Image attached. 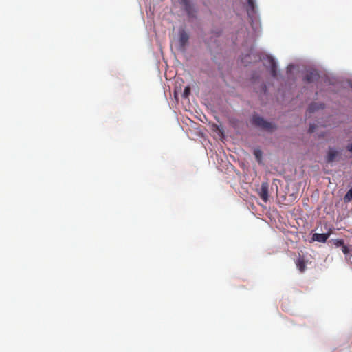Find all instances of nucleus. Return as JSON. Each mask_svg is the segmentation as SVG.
I'll use <instances>...</instances> for the list:
<instances>
[{
  "label": "nucleus",
  "mask_w": 352,
  "mask_h": 352,
  "mask_svg": "<svg viewBox=\"0 0 352 352\" xmlns=\"http://www.w3.org/2000/svg\"><path fill=\"white\" fill-rule=\"evenodd\" d=\"M253 124L263 129L266 131H272L274 129V126L270 123L265 120L263 118L258 116H254L252 118Z\"/></svg>",
  "instance_id": "nucleus-1"
},
{
  "label": "nucleus",
  "mask_w": 352,
  "mask_h": 352,
  "mask_svg": "<svg viewBox=\"0 0 352 352\" xmlns=\"http://www.w3.org/2000/svg\"><path fill=\"white\" fill-rule=\"evenodd\" d=\"M258 193L261 199L267 202L269 197V184L267 182H263L261 188L258 190Z\"/></svg>",
  "instance_id": "nucleus-2"
},
{
  "label": "nucleus",
  "mask_w": 352,
  "mask_h": 352,
  "mask_svg": "<svg viewBox=\"0 0 352 352\" xmlns=\"http://www.w3.org/2000/svg\"><path fill=\"white\" fill-rule=\"evenodd\" d=\"M319 78V74L316 70L308 71L304 77V80L307 82H314Z\"/></svg>",
  "instance_id": "nucleus-3"
},
{
  "label": "nucleus",
  "mask_w": 352,
  "mask_h": 352,
  "mask_svg": "<svg viewBox=\"0 0 352 352\" xmlns=\"http://www.w3.org/2000/svg\"><path fill=\"white\" fill-rule=\"evenodd\" d=\"M188 39L189 36L188 33L184 30H180L179 41L182 47H185V46L188 43Z\"/></svg>",
  "instance_id": "nucleus-4"
},
{
  "label": "nucleus",
  "mask_w": 352,
  "mask_h": 352,
  "mask_svg": "<svg viewBox=\"0 0 352 352\" xmlns=\"http://www.w3.org/2000/svg\"><path fill=\"white\" fill-rule=\"evenodd\" d=\"M329 236V234H328V233H327V234L316 233V234H313L312 239L314 241H316L321 242V243H324L327 241Z\"/></svg>",
  "instance_id": "nucleus-5"
},
{
  "label": "nucleus",
  "mask_w": 352,
  "mask_h": 352,
  "mask_svg": "<svg viewBox=\"0 0 352 352\" xmlns=\"http://www.w3.org/2000/svg\"><path fill=\"white\" fill-rule=\"evenodd\" d=\"M183 3L188 15L190 17H193L195 16L194 13L195 12V10L192 6L188 0H183Z\"/></svg>",
  "instance_id": "nucleus-6"
},
{
  "label": "nucleus",
  "mask_w": 352,
  "mask_h": 352,
  "mask_svg": "<svg viewBox=\"0 0 352 352\" xmlns=\"http://www.w3.org/2000/svg\"><path fill=\"white\" fill-rule=\"evenodd\" d=\"M324 104H317V103H311L309 107H308V112L309 113H314L315 111L319 109H323L324 108Z\"/></svg>",
  "instance_id": "nucleus-7"
},
{
  "label": "nucleus",
  "mask_w": 352,
  "mask_h": 352,
  "mask_svg": "<svg viewBox=\"0 0 352 352\" xmlns=\"http://www.w3.org/2000/svg\"><path fill=\"white\" fill-rule=\"evenodd\" d=\"M296 265L301 272H303L306 269V263L303 258H298L296 261Z\"/></svg>",
  "instance_id": "nucleus-8"
},
{
  "label": "nucleus",
  "mask_w": 352,
  "mask_h": 352,
  "mask_svg": "<svg viewBox=\"0 0 352 352\" xmlns=\"http://www.w3.org/2000/svg\"><path fill=\"white\" fill-rule=\"evenodd\" d=\"M338 155V152L333 149H330L328 152L327 161V162H332L334 161L336 157Z\"/></svg>",
  "instance_id": "nucleus-9"
},
{
  "label": "nucleus",
  "mask_w": 352,
  "mask_h": 352,
  "mask_svg": "<svg viewBox=\"0 0 352 352\" xmlns=\"http://www.w3.org/2000/svg\"><path fill=\"white\" fill-rule=\"evenodd\" d=\"M270 65H271L272 76L273 77H276L277 74H276V62H275V60L272 57H270Z\"/></svg>",
  "instance_id": "nucleus-10"
},
{
  "label": "nucleus",
  "mask_w": 352,
  "mask_h": 352,
  "mask_svg": "<svg viewBox=\"0 0 352 352\" xmlns=\"http://www.w3.org/2000/svg\"><path fill=\"white\" fill-rule=\"evenodd\" d=\"M248 14H250V12L254 13L255 8H256L254 0H248Z\"/></svg>",
  "instance_id": "nucleus-11"
},
{
  "label": "nucleus",
  "mask_w": 352,
  "mask_h": 352,
  "mask_svg": "<svg viewBox=\"0 0 352 352\" xmlns=\"http://www.w3.org/2000/svg\"><path fill=\"white\" fill-rule=\"evenodd\" d=\"M190 93V87H186L184 88V92H183V97L187 98Z\"/></svg>",
  "instance_id": "nucleus-12"
},
{
  "label": "nucleus",
  "mask_w": 352,
  "mask_h": 352,
  "mask_svg": "<svg viewBox=\"0 0 352 352\" xmlns=\"http://www.w3.org/2000/svg\"><path fill=\"white\" fill-rule=\"evenodd\" d=\"M334 245L336 247H340V246L342 247L343 245H344V240H342V239H337V240L335 241Z\"/></svg>",
  "instance_id": "nucleus-13"
},
{
  "label": "nucleus",
  "mask_w": 352,
  "mask_h": 352,
  "mask_svg": "<svg viewBox=\"0 0 352 352\" xmlns=\"http://www.w3.org/2000/svg\"><path fill=\"white\" fill-rule=\"evenodd\" d=\"M254 155H255L258 162H260L261 161V155H262L261 151L260 150H255L254 151Z\"/></svg>",
  "instance_id": "nucleus-14"
},
{
  "label": "nucleus",
  "mask_w": 352,
  "mask_h": 352,
  "mask_svg": "<svg viewBox=\"0 0 352 352\" xmlns=\"http://www.w3.org/2000/svg\"><path fill=\"white\" fill-rule=\"evenodd\" d=\"M342 251L344 254H347L349 252V248L346 245H343L342 246Z\"/></svg>",
  "instance_id": "nucleus-15"
},
{
  "label": "nucleus",
  "mask_w": 352,
  "mask_h": 352,
  "mask_svg": "<svg viewBox=\"0 0 352 352\" xmlns=\"http://www.w3.org/2000/svg\"><path fill=\"white\" fill-rule=\"evenodd\" d=\"M349 197H351V199H352V189L349 190L345 196L346 199H347L349 200L350 199Z\"/></svg>",
  "instance_id": "nucleus-16"
},
{
  "label": "nucleus",
  "mask_w": 352,
  "mask_h": 352,
  "mask_svg": "<svg viewBox=\"0 0 352 352\" xmlns=\"http://www.w3.org/2000/svg\"><path fill=\"white\" fill-rule=\"evenodd\" d=\"M315 128H316L315 124H311L309 128V133H314Z\"/></svg>",
  "instance_id": "nucleus-17"
},
{
  "label": "nucleus",
  "mask_w": 352,
  "mask_h": 352,
  "mask_svg": "<svg viewBox=\"0 0 352 352\" xmlns=\"http://www.w3.org/2000/svg\"><path fill=\"white\" fill-rule=\"evenodd\" d=\"M347 149L349 151H352V143L350 144L348 146H347Z\"/></svg>",
  "instance_id": "nucleus-18"
}]
</instances>
